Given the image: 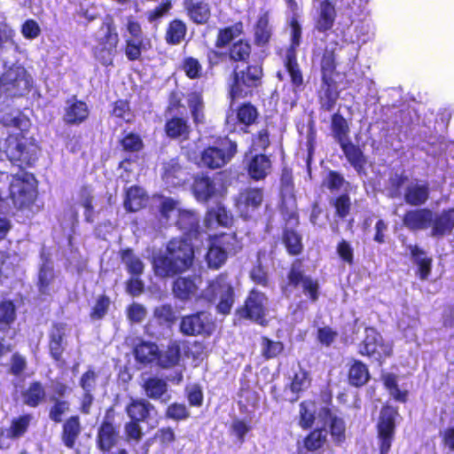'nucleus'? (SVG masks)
Segmentation results:
<instances>
[{
    "instance_id": "1",
    "label": "nucleus",
    "mask_w": 454,
    "mask_h": 454,
    "mask_svg": "<svg viewBox=\"0 0 454 454\" xmlns=\"http://www.w3.org/2000/svg\"><path fill=\"white\" fill-rule=\"evenodd\" d=\"M195 260L193 245L185 238L171 239L164 254L153 259V268L156 276L169 278L178 276L192 268Z\"/></svg>"
},
{
    "instance_id": "2",
    "label": "nucleus",
    "mask_w": 454,
    "mask_h": 454,
    "mask_svg": "<svg viewBox=\"0 0 454 454\" xmlns=\"http://www.w3.org/2000/svg\"><path fill=\"white\" fill-rule=\"evenodd\" d=\"M264 76L263 58L245 65L242 68L233 67L227 85L230 106L258 93L263 86Z\"/></svg>"
},
{
    "instance_id": "3",
    "label": "nucleus",
    "mask_w": 454,
    "mask_h": 454,
    "mask_svg": "<svg viewBox=\"0 0 454 454\" xmlns=\"http://www.w3.org/2000/svg\"><path fill=\"white\" fill-rule=\"evenodd\" d=\"M244 35V24L239 20L232 25L218 28L215 39L216 48H224L228 55V62L233 67L250 64L254 55L253 43Z\"/></svg>"
},
{
    "instance_id": "4",
    "label": "nucleus",
    "mask_w": 454,
    "mask_h": 454,
    "mask_svg": "<svg viewBox=\"0 0 454 454\" xmlns=\"http://www.w3.org/2000/svg\"><path fill=\"white\" fill-rule=\"evenodd\" d=\"M320 67V88L317 91V101L320 110L331 112L336 106L340 90L335 77L339 75L337 71L338 62L336 49L325 46L317 53Z\"/></svg>"
},
{
    "instance_id": "5",
    "label": "nucleus",
    "mask_w": 454,
    "mask_h": 454,
    "mask_svg": "<svg viewBox=\"0 0 454 454\" xmlns=\"http://www.w3.org/2000/svg\"><path fill=\"white\" fill-rule=\"evenodd\" d=\"M3 152L12 165L24 170L35 166L41 146L32 136L29 137L26 133H11L4 139Z\"/></svg>"
},
{
    "instance_id": "6",
    "label": "nucleus",
    "mask_w": 454,
    "mask_h": 454,
    "mask_svg": "<svg viewBox=\"0 0 454 454\" xmlns=\"http://www.w3.org/2000/svg\"><path fill=\"white\" fill-rule=\"evenodd\" d=\"M331 129L348 163L358 175L364 174L367 158L359 145L348 140V123L339 112L331 117Z\"/></svg>"
},
{
    "instance_id": "7",
    "label": "nucleus",
    "mask_w": 454,
    "mask_h": 454,
    "mask_svg": "<svg viewBox=\"0 0 454 454\" xmlns=\"http://www.w3.org/2000/svg\"><path fill=\"white\" fill-rule=\"evenodd\" d=\"M301 288V293L311 303L318 301L320 296V284L317 278L307 275L302 269V260L294 259L286 272V283L281 286L282 292L287 290H297Z\"/></svg>"
},
{
    "instance_id": "8",
    "label": "nucleus",
    "mask_w": 454,
    "mask_h": 454,
    "mask_svg": "<svg viewBox=\"0 0 454 454\" xmlns=\"http://www.w3.org/2000/svg\"><path fill=\"white\" fill-rule=\"evenodd\" d=\"M99 35L96 38L97 45L93 49L94 56L108 67L113 64V58L117 52L120 37L114 19L106 15L98 28Z\"/></svg>"
},
{
    "instance_id": "9",
    "label": "nucleus",
    "mask_w": 454,
    "mask_h": 454,
    "mask_svg": "<svg viewBox=\"0 0 454 454\" xmlns=\"http://www.w3.org/2000/svg\"><path fill=\"white\" fill-rule=\"evenodd\" d=\"M356 352L381 366L393 355V347L374 326H365L364 336L357 343Z\"/></svg>"
},
{
    "instance_id": "10",
    "label": "nucleus",
    "mask_w": 454,
    "mask_h": 454,
    "mask_svg": "<svg viewBox=\"0 0 454 454\" xmlns=\"http://www.w3.org/2000/svg\"><path fill=\"white\" fill-rule=\"evenodd\" d=\"M37 196V181L32 173L23 171L12 176L8 199L14 207L22 209L30 207Z\"/></svg>"
},
{
    "instance_id": "11",
    "label": "nucleus",
    "mask_w": 454,
    "mask_h": 454,
    "mask_svg": "<svg viewBox=\"0 0 454 454\" xmlns=\"http://www.w3.org/2000/svg\"><path fill=\"white\" fill-rule=\"evenodd\" d=\"M207 297L210 302L217 301V313L223 316L231 313L235 301V292L228 272H221L208 282Z\"/></svg>"
},
{
    "instance_id": "12",
    "label": "nucleus",
    "mask_w": 454,
    "mask_h": 454,
    "mask_svg": "<svg viewBox=\"0 0 454 454\" xmlns=\"http://www.w3.org/2000/svg\"><path fill=\"white\" fill-rule=\"evenodd\" d=\"M268 301L266 294L254 287L249 290L243 304L236 309L235 317L239 320H249L261 326H266L269 323Z\"/></svg>"
},
{
    "instance_id": "13",
    "label": "nucleus",
    "mask_w": 454,
    "mask_h": 454,
    "mask_svg": "<svg viewBox=\"0 0 454 454\" xmlns=\"http://www.w3.org/2000/svg\"><path fill=\"white\" fill-rule=\"evenodd\" d=\"M237 152V143L225 137L215 145H208L201 151L199 165L212 170L221 168L231 160Z\"/></svg>"
},
{
    "instance_id": "14",
    "label": "nucleus",
    "mask_w": 454,
    "mask_h": 454,
    "mask_svg": "<svg viewBox=\"0 0 454 454\" xmlns=\"http://www.w3.org/2000/svg\"><path fill=\"white\" fill-rule=\"evenodd\" d=\"M126 30L129 37L125 39L124 54L129 61L141 60L142 52L151 47V42L145 38L141 23L132 16L127 19Z\"/></svg>"
},
{
    "instance_id": "15",
    "label": "nucleus",
    "mask_w": 454,
    "mask_h": 454,
    "mask_svg": "<svg viewBox=\"0 0 454 454\" xmlns=\"http://www.w3.org/2000/svg\"><path fill=\"white\" fill-rule=\"evenodd\" d=\"M399 415L397 407L388 403L382 405L376 426L380 442V454H387L395 433V419Z\"/></svg>"
},
{
    "instance_id": "16",
    "label": "nucleus",
    "mask_w": 454,
    "mask_h": 454,
    "mask_svg": "<svg viewBox=\"0 0 454 454\" xmlns=\"http://www.w3.org/2000/svg\"><path fill=\"white\" fill-rule=\"evenodd\" d=\"M215 328L210 314L204 310L183 316L179 323V331L184 336H210Z\"/></svg>"
},
{
    "instance_id": "17",
    "label": "nucleus",
    "mask_w": 454,
    "mask_h": 454,
    "mask_svg": "<svg viewBox=\"0 0 454 454\" xmlns=\"http://www.w3.org/2000/svg\"><path fill=\"white\" fill-rule=\"evenodd\" d=\"M0 82L4 91L12 98L24 96L32 87V78L23 67L4 72Z\"/></svg>"
},
{
    "instance_id": "18",
    "label": "nucleus",
    "mask_w": 454,
    "mask_h": 454,
    "mask_svg": "<svg viewBox=\"0 0 454 454\" xmlns=\"http://www.w3.org/2000/svg\"><path fill=\"white\" fill-rule=\"evenodd\" d=\"M264 192L261 187H247L239 191L234 198V206L240 216L249 219L262 207Z\"/></svg>"
},
{
    "instance_id": "19",
    "label": "nucleus",
    "mask_w": 454,
    "mask_h": 454,
    "mask_svg": "<svg viewBox=\"0 0 454 454\" xmlns=\"http://www.w3.org/2000/svg\"><path fill=\"white\" fill-rule=\"evenodd\" d=\"M67 324L64 322H53L48 333V349L51 357L63 366L66 361L63 354L66 348Z\"/></svg>"
},
{
    "instance_id": "20",
    "label": "nucleus",
    "mask_w": 454,
    "mask_h": 454,
    "mask_svg": "<svg viewBox=\"0 0 454 454\" xmlns=\"http://www.w3.org/2000/svg\"><path fill=\"white\" fill-rule=\"evenodd\" d=\"M311 379L309 372L301 368L300 371L294 373L292 380L286 389L288 387L292 392V396L286 397L280 393L276 386L271 387V394L273 398L278 403L290 402L294 403L300 398V395L310 387Z\"/></svg>"
},
{
    "instance_id": "21",
    "label": "nucleus",
    "mask_w": 454,
    "mask_h": 454,
    "mask_svg": "<svg viewBox=\"0 0 454 454\" xmlns=\"http://www.w3.org/2000/svg\"><path fill=\"white\" fill-rule=\"evenodd\" d=\"M337 9L331 0H321L314 18V30L320 34L331 31L337 19Z\"/></svg>"
},
{
    "instance_id": "22",
    "label": "nucleus",
    "mask_w": 454,
    "mask_h": 454,
    "mask_svg": "<svg viewBox=\"0 0 454 454\" xmlns=\"http://www.w3.org/2000/svg\"><path fill=\"white\" fill-rule=\"evenodd\" d=\"M119 429L111 420L109 415H106L97 432L96 444L99 450L109 453L117 444Z\"/></svg>"
},
{
    "instance_id": "23",
    "label": "nucleus",
    "mask_w": 454,
    "mask_h": 454,
    "mask_svg": "<svg viewBox=\"0 0 454 454\" xmlns=\"http://www.w3.org/2000/svg\"><path fill=\"white\" fill-rule=\"evenodd\" d=\"M191 189L195 199L203 203H207L219 194L214 178L206 173L194 176Z\"/></svg>"
},
{
    "instance_id": "24",
    "label": "nucleus",
    "mask_w": 454,
    "mask_h": 454,
    "mask_svg": "<svg viewBox=\"0 0 454 454\" xmlns=\"http://www.w3.org/2000/svg\"><path fill=\"white\" fill-rule=\"evenodd\" d=\"M203 223L207 229H213L216 226L231 228L234 223V216L223 203L217 202L215 206L207 209Z\"/></svg>"
},
{
    "instance_id": "25",
    "label": "nucleus",
    "mask_w": 454,
    "mask_h": 454,
    "mask_svg": "<svg viewBox=\"0 0 454 454\" xmlns=\"http://www.w3.org/2000/svg\"><path fill=\"white\" fill-rule=\"evenodd\" d=\"M273 36V27L270 21V13L265 11L258 15L253 25V45L259 49L269 48Z\"/></svg>"
},
{
    "instance_id": "26",
    "label": "nucleus",
    "mask_w": 454,
    "mask_h": 454,
    "mask_svg": "<svg viewBox=\"0 0 454 454\" xmlns=\"http://www.w3.org/2000/svg\"><path fill=\"white\" fill-rule=\"evenodd\" d=\"M163 130L168 139L184 142L190 138L192 127L186 116L172 115L166 119Z\"/></svg>"
},
{
    "instance_id": "27",
    "label": "nucleus",
    "mask_w": 454,
    "mask_h": 454,
    "mask_svg": "<svg viewBox=\"0 0 454 454\" xmlns=\"http://www.w3.org/2000/svg\"><path fill=\"white\" fill-rule=\"evenodd\" d=\"M433 215L427 207L410 209L403 214L402 223L411 231L427 230L431 226Z\"/></svg>"
},
{
    "instance_id": "28",
    "label": "nucleus",
    "mask_w": 454,
    "mask_h": 454,
    "mask_svg": "<svg viewBox=\"0 0 454 454\" xmlns=\"http://www.w3.org/2000/svg\"><path fill=\"white\" fill-rule=\"evenodd\" d=\"M33 415L31 413H23L11 419L10 426L0 432V449H6L3 441L4 439L16 440L24 436L32 423Z\"/></svg>"
},
{
    "instance_id": "29",
    "label": "nucleus",
    "mask_w": 454,
    "mask_h": 454,
    "mask_svg": "<svg viewBox=\"0 0 454 454\" xmlns=\"http://www.w3.org/2000/svg\"><path fill=\"white\" fill-rule=\"evenodd\" d=\"M90 110L87 103L77 99L76 96H73L67 101L62 120L65 124L69 126L80 125L88 120Z\"/></svg>"
},
{
    "instance_id": "30",
    "label": "nucleus",
    "mask_w": 454,
    "mask_h": 454,
    "mask_svg": "<svg viewBox=\"0 0 454 454\" xmlns=\"http://www.w3.org/2000/svg\"><path fill=\"white\" fill-rule=\"evenodd\" d=\"M245 168L252 180L259 182L264 180L270 173L272 162L269 155L260 153L247 160Z\"/></svg>"
},
{
    "instance_id": "31",
    "label": "nucleus",
    "mask_w": 454,
    "mask_h": 454,
    "mask_svg": "<svg viewBox=\"0 0 454 454\" xmlns=\"http://www.w3.org/2000/svg\"><path fill=\"white\" fill-rule=\"evenodd\" d=\"M431 236L442 238L450 235L454 230V207H448L432 216Z\"/></svg>"
},
{
    "instance_id": "32",
    "label": "nucleus",
    "mask_w": 454,
    "mask_h": 454,
    "mask_svg": "<svg viewBox=\"0 0 454 454\" xmlns=\"http://www.w3.org/2000/svg\"><path fill=\"white\" fill-rule=\"evenodd\" d=\"M176 226L184 236L197 239L200 234V218L193 210L180 209L177 214Z\"/></svg>"
},
{
    "instance_id": "33",
    "label": "nucleus",
    "mask_w": 454,
    "mask_h": 454,
    "mask_svg": "<svg viewBox=\"0 0 454 454\" xmlns=\"http://www.w3.org/2000/svg\"><path fill=\"white\" fill-rule=\"evenodd\" d=\"M20 397L24 405L37 408L47 400L46 387L42 381L33 380L21 391Z\"/></svg>"
},
{
    "instance_id": "34",
    "label": "nucleus",
    "mask_w": 454,
    "mask_h": 454,
    "mask_svg": "<svg viewBox=\"0 0 454 454\" xmlns=\"http://www.w3.org/2000/svg\"><path fill=\"white\" fill-rule=\"evenodd\" d=\"M370 380L371 373L367 364L359 359H351L348 364V384L359 388L365 386Z\"/></svg>"
},
{
    "instance_id": "35",
    "label": "nucleus",
    "mask_w": 454,
    "mask_h": 454,
    "mask_svg": "<svg viewBox=\"0 0 454 454\" xmlns=\"http://www.w3.org/2000/svg\"><path fill=\"white\" fill-rule=\"evenodd\" d=\"M129 418L140 422H147L155 412V407L148 400L144 398H130L125 408Z\"/></svg>"
},
{
    "instance_id": "36",
    "label": "nucleus",
    "mask_w": 454,
    "mask_h": 454,
    "mask_svg": "<svg viewBox=\"0 0 454 454\" xmlns=\"http://www.w3.org/2000/svg\"><path fill=\"white\" fill-rule=\"evenodd\" d=\"M259 115L257 107L250 101L239 104L235 109L236 123L243 133L249 132V128L257 122Z\"/></svg>"
},
{
    "instance_id": "37",
    "label": "nucleus",
    "mask_w": 454,
    "mask_h": 454,
    "mask_svg": "<svg viewBox=\"0 0 454 454\" xmlns=\"http://www.w3.org/2000/svg\"><path fill=\"white\" fill-rule=\"evenodd\" d=\"M184 8L186 15L196 25H205L211 17L210 6L204 1L184 0Z\"/></svg>"
},
{
    "instance_id": "38",
    "label": "nucleus",
    "mask_w": 454,
    "mask_h": 454,
    "mask_svg": "<svg viewBox=\"0 0 454 454\" xmlns=\"http://www.w3.org/2000/svg\"><path fill=\"white\" fill-rule=\"evenodd\" d=\"M187 24L179 18L170 20L165 27L164 41L169 46L182 43L187 35Z\"/></svg>"
},
{
    "instance_id": "39",
    "label": "nucleus",
    "mask_w": 454,
    "mask_h": 454,
    "mask_svg": "<svg viewBox=\"0 0 454 454\" xmlns=\"http://www.w3.org/2000/svg\"><path fill=\"white\" fill-rule=\"evenodd\" d=\"M62 422L61 441L67 448L74 449L82 432L80 417L72 415Z\"/></svg>"
},
{
    "instance_id": "40",
    "label": "nucleus",
    "mask_w": 454,
    "mask_h": 454,
    "mask_svg": "<svg viewBox=\"0 0 454 454\" xmlns=\"http://www.w3.org/2000/svg\"><path fill=\"white\" fill-rule=\"evenodd\" d=\"M118 146L122 153L130 156L141 153L145 148V143L139 133L123 129L118 140Z\"/></svg>"
},
{
    "instance_id": "41",
    "label": "nucleus",
    "mask_w": 454,
    "mask_h": 454,
    "mask_svg": "<svg viewBox=\"0 0 454 454\" xmlns=\"http://www.w3.org/2000/svg\"><path fill=\"white\" fill-rule=\"evenodd\" d=\"M184 340H171L164 351L160 350L156 364L160 368L168 369L177 365L181 359V348Z\"/></svg>"
},
{
    "instance_id": "42",
    "label": "nucleus",
    "mask_w": 454,
    "mask_h": 454,
    "mask_svg": "<svg viewBox=\"0 0 454 454\" xmlns=\"http://www.w3.org/2000/svg\"><path fill=\"white\" fill-rule=\"evenodd\" d=\"M409 250L413 262L418 267L416 275L421 280L427 279L432 271L433 259L427 256L426 251L417 245L409 246Z\"/></svg>"
},
{
    "instance_id": "43",
    "label": "nucleus",
    "mask_w": 454,
    "mask_h": 454,
    "mask_svg": "<svg viewBox=\"0 0 454 454\" xmlns=\"http://www.w3.org/2000/svg\"><path fill=\"white\" fill-rule=\"evenodd\" d=\"M198 286L192 277H178L173 281L172 294L175 298L187 301L196 295Z\"/></svg>"
},
{
    "instance_id": "44",
    "label": "nucleus",
    "mask_w": 454,
    "mask_h": 454,
    "mask_svg": "<svg viewBox=\"0 0 454 454\" xmlns=\"http://www.w3.org/2000/svg\"><path fill=\"white\" fill-rule=\"evenodd\" d=\"M430 197V189L427 183L411 184L403 193L404 201L410 206L420 207L424 205Z\"/></svg>"
},
{
    "instance_id": "45",
    "label": "nucleus",
    "mask_w": 454,
    "mask_h": 454,
    "mask_svg": "<svg viewBox=\"0 0 454 454\" xmlns=\"http://www.w3.org/2000/svg\"><path fill=\"white\" fill-rule=\"evenodd\" d=\"M281 242L290 256L301 255L304 250L302 235L293 228L285 227L283 229Z\"/></svg>"
},
{
    "instance_id": "46",
    "label": "nucleus",
    "mask_w": 454,
    "mask_h": 454,
    "mask_svg": "<svg viewBox=\"0 0 454 454\" xmlns=\"http://www.w3.org/2000/svg\"><path fill=\"white\" fill-rule=\"evenodd\" d=\"M284 67L289 74L293 90L300 92L304 88V78L302 71L297 59V54H286Z\"/></svg>"
},
{
    "instance_id": "47",
    "label": "nucleus",
    "mask_w": 454,
    "mask_h": 454,
    "mask_svg": "<svg viewBox=\"0 0 454 454\" xmlns=\"http://www.w3.org/2000/svg\"><path fill=\"white\" fill-rule=\"evenodd\" d=\"M134 356L142 364H150L157 361L160 349L157 344L151 341L141 340L134 347Z\"/></svg>"
},
{
    "instance_id": "48",
    "label": "nucleus",
    "mask_w": 454,
    "mask_h": 454,
    "mask_svg": "<svg viewBox=\"0 0 454 454\" xmlns=\"http://www.w3.org/2000/svg\"><path fill=\"white\" fill-rule=\"evenodd\" d=\"M146 201L147 196L139 186L132 185L126 190L123 205L127 212L139 211L145 207Z\"/></svg>"
},
{
    "instance_id": "49",
    "label": "nucleus",
    "mask_w": 454,
    "mask_h": 454,
    "mask_svg": "<svg viewBox=\"0 0 454 454\" xmlns=\"http://www.w3.org/2000/svg\"><path fill=\"white\" fill-rule=\"evenodd\" d=\"M119 256L130 276H141L144 273L145 264L142 260L135 254L132 248L126 247L120 250Z\"/></svg>"
},
{
    "instance_id": "50",
    "label": "nucleus",
    "mask_w": 454,
    "mask_h": 454,
    "mask_svg": "<svg viewBox=\"0 0 454 454\" xmlns=\"http://www.w3.org/2000/svg\"><path fill=\"white\" fill-rule=\"evenodd\" d=\"M209 241L216 247H219L226 254H235L238 250V236L236 232H222L209 237Z\"/></svg>"
},
{
    "instance_id": "51",
    "label": "nucleus",
    "mask_w": 454,
    "mask_h": 454,
    "mask_svg": "<svg viewBox=\"0 0 454 454\" xmlns=\"http://www.w3.org/2000/svg\"><path fill=\"white\" fill-rule=\"evenodd\" d=\"M143 389L148 398L160 399L168 391L167 382L158 377H149L143 383Z\"/></svg>"
},
{
    "instance_id": "52",
    "label": "nucleus",
    "mask_w": 454,
    "mask_h": 454,
    "mask_svg": "<svg viewBox=\"0 0 454 454\" xmlns=\"http://www.w3.org/2000/svg\"><path fill=\"white\" fill-rule=\"evenodd\" d=\"M51 405L48 410V417L55 424L61 423L64 416L70 411V402L54 395L51 396Z\"/></svg>"
},
{
    "instance_id": "53",
    "label": "nucleus",
    "mask_w": 454,
    "mask_h": 454,
    "mask_svg": "<svg viewBox=\"0 0 454 454\" xmlns=\"http://www.w3.org/2000/svg\"><path fill=\"white\" fill-rule=\"evenodd\" d=\"M180 70L190 80H198L203 76V67L200 59L193 56H185L180 63Z\"/></svg>"
},
{
    "instance_id": "54",
    "label": "nucleus",
    "mask_w": 454,
    "mask_h": 454,
    "mask_svg": "<svg viewBox=\"0 0 454 454\" xmlns=\"http://www.w3.org/2000/svg\"><path fill=\"white\" fill-rule=\"evenodd\" d=\"M326 442V434L324 428L311 430L302 440L303 448L309 452L321 450Z\"/></svg>"
},
{
    "instance_id": "55",
    "label": "nucleus",
    "mask_w": 454,
    "mask_h": 454,
    "mask_svg": "<svg viewBox=\"0 0 454 454\" xmlns=\"http://www.w3.org/2000/svg\"><path fill=\"white\" fill-rule=\"evenodd\" d=\"M16 319V308L12 301H0V332L6 333Z\"/></svg>"
},
{
    "instance_id": "56",
    "label": "nucleus",
    "mask_w": 454,
    "mask_h": 454,
    "mask_svg": "<svg viewBox=\"0 0 454 454\" xmlns=\"http://www.w3.org/2000/svg\"><path fill=\"white\" fill-rule=\"evenodd\" d=\"M270 122H266L263 127L259 129L251 136V148L254 151L265 153L271 145Z\"/></svg>"
},
{
    "instance_id": "57",
    "label": "nucleus",
    "mask_w": 454,
    "mask_h": 454,
    "mask_svg": "<svg viewBox=\"0 0 454 454\" xmlns=\"http://www.w3.org/2000/svg\"><path fill=\"white\" fill-rule=\"evenodd\" d=\"M261 355L265 360H270L280 356L285 350V345L280 340H272L267 336L261 337Z\"/></svg>"
},
{
    "instance_id": "58",
    "label": "nucleus",
    "mask_w": 454,
    "mask_h": 454,
    "mask_svg": "<svg viewBox=\"0 0 454 454\" xmlns=\"http://www.w3.org/2000/svg\"><path fill=\"white\" fill-rule=\"evenodd\" d=\"M223 48L214 47L208 48L206 51V63H207V73L213 74L215 68L218 67L224 61H228V55L225 51H221Z\"/></svg>"
},
{
    "instance_id": "59",
    "label": "nucleus",
    "mask_w": 454,
    "mask_h": 454,
    "mask_svg": "<svg viewBox=\"0 0 454 454\" xmlns=\"http://www.w3.org/2000/svg\"><path fill=\"white\" fill-rule=\"evenodd\" d=\"M0 123L4 127L20 129L18 133H26L27 135L30 120L22 113H19L15 116L11 114H6L0 118Z\"/></svg>"
},
{
    "instance_id": "60",
    "label": "nucleus",
    "mask_w": 454,
    "mask_h": 454,
    "mask_svg": "<svg viewBox=\"0 0 454 454\" xmlns=\"http://www.w3.org/2000/svg\"><path fill=\"white\" fill-rule=\"evenodd\" d=\"M384 387L389 391L392 397L398 402L406 403L408 399V391L400 390L397 384V376L392 372H387L382 375Z\"/></svg>"
},
{
    "instance_id": "61",
    "label": "nucleus",
    "mask_w": 454,
    "mask_h": 454,
    "mask_svg": "<svg viewBox=\"0 0 454 454\" xmlns=\"http://www.w3.org/2000/svg\"><path fill=\"white\" fill-rule=\"evenodd\" d=\"M249 278L256 286L264 288H268L270 286L269 272L260 259L250 269Z\"/></svg>"
},
{
    "instance_id": "62",
    "label": "nucleus",
    "mask_w": 454,
    "mask_h": 454,
    "mask_svg": "<svg viewBox=\"0 0 454 454\" xmlns=\"http://www.w3.org/2000/svg\"><path fill=\"white\" fill-rule=\"evenodd\" d=\"M228 254L210 242L206 254L207 267L212 270L220 269L227 261Z\"/></svg>"
},
{
    "instance_id": "63",
    "label": "nucleus",
    "mask_w": 454,
    "mask_h": 454,
    "mask_svg": "<svg viewBox=\"0 0 454 454\" xmlns=\"http://www.w3.org/2000/svg\"><path fill=\"white\" fill-rule=\"evenodd\" d=\"M81 204L84 207V221L88 223H94V196L88 185H82L80 189Z\"/></svg>"
},
{
    "instance_id": "64",
    "label": "nucleus",
    "mask_w": 454,
    "mask_h": 454,
    "mask_svg": "<svg viewBox=\"0 0 454 454\" xmlns=\"http://www.w3.org/2000/svg\"><path fill=\"white\" fill-rule=\"evenodd\" d=\"M111 114L118 119L124 121L126 123H131L135 117L128 99H117L113 103Z\"/></svg>"
}]
</instances>
